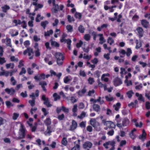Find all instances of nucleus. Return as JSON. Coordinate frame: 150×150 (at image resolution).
Listing matches in <instances>:
<instances>
[{
    "label": "nucleus",
    "instance_id": "obj_1",
    "mask_svg": "<svg viewBox=\"0 0 150 150\" xmlns=\"http://www.w3.org/2000/svg\"><path fill=\"white\" fill-rule=\"evenodd\" d=\"M26 130L24 128V126L22 124L21 125V127L19 129L18 136L17 139H19L24 138L25 137Z\"/></svg>",
    "mask_w": 150,
    "mask_h": 150
},
{
    "label": "nucleus",
    "instance_id": "obj_2",
    "mask_svg": "<svg viewBox=\"0 0 150 150\" xmlns=\"http://www.w3.org/2000/svg\"><path fill=\"white\" fill-rule=\"evenodd\" d=\"M54 55L57 59V64L59 65H62L63 63L62 61L64 59L62 54L60 52H56Z\"/></svg>",
    "mask_w": 150,
    "mask_h": 150
},
{
    "label": "nucleus",
    "instance_id": "obj_3",
    "mask_svg": "<svg viewBox=\"0 0 150 150\" xmlns=\"http://www.w3.org/2000/svg\"><path fill=\"white\" fill-rule=\"evenodd\" d=\"M23 54L24 55H26L28 53V55L30 56L29 58L30 59H32L33 58V50L30 47H28L26 50H25L23 52Z\"/></svg>",
    "mask_w": 150,
    "mask_h": 150
},
{
    "label": "nucleus",
    "instance_id": "obj_4",
    "mask_svg": "<svg viewBox=\"0 0 150 150\" xmlns=\"http://www.w3.org/2000/svg\"><path fill=\"white\" fill-rule=\"evenodd\" d=\"M103 125L104 126H106L109 128H114L115 127V125L114 123L111 121H107L103 122Z\"/></svg>",
    "mask_w": 150,
    "mask_h": 150
},
{
    "label": "nucleus",
    "instance_id": "obj_5",
    "mask_svg": "<svg viewBox=\"0 0 150 150\" xmlns=\"http://www.w3.org/2000/svg\"><path fill=\"white\" fill-rule=\"evenodd\" d=\"M115 142L114 141H109L105 142L103 144V146L106 149H108V146H110L111 147H115Z\"/></svg>",
    "mask_w": 150,
    "mask_h": 150
},
{
    "label": "nucleus",
    "instance_id": "obj_6",
    "mask_svg": "<svg viewBox=\"0 0 150 150\" xmlns=\"http://www.w3.org/2000/svg\"><path fill=\"white\" fill-rule=\"evenodd\" d=\"M90 122V124L96 129L100 126V123L97 121L95 119H91Z\"/></svg>",
    "mask_w": 150,
    "mask_h": 150
},
{
    "label": "nucleus",
    "instance_id": "obj_7",
    "mask_svg": "<svg viewBox=\"0 0 150 150\" xmlns=\"http://www.w3.org/2000/svg\"><path fill=\"white\" fill-rule=\"evenodd\" d=\"M42 99L45 101L44 103V104L46 105L47 107H50L52 106V105L50 103L48 98H46L45 96L43 95L42 96Z\"/></svg>",
    "mask_w": 150,
    "mask_h": 150
},
{
    "label": "nucleus",
    "instance_id": "obj_8",
    "mask_svg": "<svg viewBox=\"0 0 150 150\" xmlns=\"http://www.w3.org/2000/svg\"><path fill=\"white\" fill-rule=\"evenodd\" d=\"M114 85L115 86H117L121 84L122 82L121 79L118 78H116L113 81Z\"/></svg>",
    "mask_w": 150,
    "mask_h": 150
},
{
    "label": "nucleus",
    "instance_id": "obj_9",
    "mask_svg": "<svg viewBox=\"0 0 150 150\" xmlns=\"http://www.w3.org/2000/svg\"><path fill=\"white\" fill-rule=\"evenodd\" d=\"M90 101L91 102H93L94 103L97 102H98L100 105L103 104L105 103L103 99H101V98L100 97H99L97 99L91 98L90 100Z\"/></svg>",
    "mask_w": 150,
    "mask_h": 150
},
{
    "label": "nucleus",
    "instance_id": "obj_10",
    "mask_svg": "<svg viewBox=\"0 0 150 150\" xmlns=\"http://www.w3.org/2000/svg\"><path fill=\"white\" fill-rule=\"evenodd\" d=\"M5 91L8 94L11 96L13 95L16 92V91L13 88H6L5 89Z\"/></svg>",
    "mask_w": 150,
    "mask_h": 150
},
{
    "label": "nucleus",
    "instance_id": "obj_11",
    "mask_svg": "<svg viewBox=\"0 0 150 150\" xmlns=\"http://www.w3.org/2000/svg\"><path fill=\"white\" fill-rule=\"evenodd\" d=\"M77 126V123L74 120H72L71 124L70 126L69 130L70 131L74 130L76 128Z\"/></svg>",
    "mask_w": 150,
    "mask_h": 150
},
{
    "label": "nucleus",
    "instance_id": "obj_12",
    "mask_svg": "<svg viewBox=\"0 0 150 150\" xmlns=\"http://www.w3.org/2000/svg\"><path fill=\"white\" fill-rule=\"evenodd\" d=\"M93 144L89 141H87L84 143L83 144V148L85 149H90L91 148Z\"/></svg>",
    "mask_w": 150,
    "mask_h": 150
},
{
    "label": "nucleus",
    "instance_id": "obj_13",
    "mask_svg": "<svg viewBox=\"0 0 150 150\" xmlns=\"http://www.w3.org/2000/svg\"><path fill=\"white\" fill-rule=\"evenodd\" d=\"M3 43H5L7 46L12 47V45L11 44V40L10 39L6 38V39H3L1 40Z\"/></svg>",
    "mask_w": 150,
    "mask_h": 150
},
{
    "label": "nucleus",
    "instance_id": "obj_14",
    "mask_svg": "<svg viewBox=\"0 0 150 150\" xmlns=\"http://www.w3.org/2000/svg\"><path fill=\"white\" fill-rule=\"evenodd\" d=\"M39 91L37 90L35 91V94L34 93H32L30 95V97L32 99L35 100V97H38L39 96Z\"/></svg>",
    "mask_w": 150,
    "mask_h": 150
},
{
    "label": "nucleus",
    "instance_id": "obj_15",
    "mask_svg": "<svg viewBox=\"0 0 150 150\" xmlns=\"http://www.w3.org/2000/svg\"><path fill=\"white\" fill-rule=\"evenodd\" d=\"M98 35L99 37V44H102L103 43L106 42V40L104 39L103 35L102 34H99Z\"/></svg>",
    "mask_w": 150,
    "mask_h": 150
},
{
    "label": "nucleus",
    "instance_id": "obj_16",
    "mask_svg": "<svg viewBox=\"0 0 150 150\" xmlns=\"http://www.w3.org/2000/svg\"><path fill=\"white\" fill-rule=\"evenodd\" d=\"M137 32L140 38H141L143 36V30L142 28L139 27L137 29Z\"/></svg>",
    "mask_w": 150,
    "mask_h": 150
},
{
    "label": "nucleus",
    "instance_id": "obj_17",
    "mask_svg": "<svg viewBox=\"0 0 150 150\" xmlns=\"http://www.w3.org/2000/svg\"><path fill=\"white\" fill-rule=\"evenodd\" d=\"M129 120L127 118H125L122 120V125L123 126H128L129 125Z\"/></svg>",
    "mask_w": 150,
    "mask_h": 150
},
{
    "label": "nucleus",
    "instance_id": "obj_18",
    "mask_svg": "<svg viewBox=\"0 0 150 150\" xmlns=\"http://www.w3.org/2000/svg\"><path fill=\"white\" fill-rule=\"evenodd\" d=\"M126 79L125 81V83L126 85L127 86H129L132 85V82L131 80H128V76H125Z\"/></svg>",
    "mask_w": 150,
    "mask_h": 150
},
{
    "label": "nucleus",
    "instance_id": "obj_19",
    "mask_svg": "<svg viewBox=\"0 0 150 150\" xmlns=\"http://www.w3.org/2000/svg\"><path fill=\"white\" fill-rule=\"evenodd\" d=\"M52 132L51 127L50 126H47V130L44 132V134L46 135L49 136L50 135Z\"/></svg>",
    "mask_w": 150,
    "mask_h": 150
},
{
    "label": "nucleus",
    "instance_id": "obj_20",
    "mask_svg": "<svg viewBox=\"0 0 150 150\" xmlns=\"http://www.w3.org/2000/svg\"><path fill=\"white\" fill-rule=\"evenodd\" d=\"M14 73V71H6L4 70V76L6 77H7L9 76H12Z\"/></svg>",
    "mask_w": 150,
    "mask_h": 150
},
{
    "label": "nucleus",
    "instance_id": "obj_21",
    "mask_svg": "<svg viewBox=\"0 0 150 150\" xmlns=\"http://www.w3.org/2000/svg\"><path fill=\"white\" fill-rule=\"evenodd\" d=\"M141 24L144 27L146 28H147L149 26V23L145 20H143L141 21Z\"/></svg>",
    "mask_w": 150,
    "mask_h": 150
},
{
    "label": "nucleus",
    "instance_id": "obj_22",
    "mask_svg": "<svg viewBox=\"0 0 150 150\" xmlns=\"http://www.w3.org/2000/svg\"><path fill=\"white\" fill-rule=\"evenodd\" d=\"M93 107L94 110L96 112H98L100 110V106L98 104H94L93 106Z\"/></svg>",
    "mask_w": 150,
    "mask_h": 150
},
{
    "label": "nucleus",
    "instance_id": "obj_23",
    "mask_svg": "<svg viewBox=\"0 0 150 150\" xmlns=\"http://www.w3.org/2000/svg\"><path fill=\"white\" fill-rule=\"evenodd\" d=\"M136 96L137 97H138V100H139L144 102V98L143 97L142 95V94H139L138 93H135Z\"/></svg>",
    "mask_w": 150,
    "mask_h": 150
},
{
    "label": "nucleus",
    "instance_id": "obj_24",
    "mask_svg": "<svg viewBox=\"0 0 150 150\" xmlns=\"http://www.w3.org/2000/svg\"><path fill=\"white\" fill-rule=\"evenodd\" d=\"M53 31L52 30H50L49 31L44 32V36L45 37L49 36L50 35L52 34Z\"/></svg>",
    "mask_w": 150,
    "mask_h": 150
},
{
    "label": "nucleus",
    "instance_id": "obj_25",
    "mask_svg": "<svg viewBox=\"0 0 150 150\" xmlns=\"http://www.w3.org/2000/svg\"><path fill=\"white\" fill-rule=\"evenodd\" d=\"M5 66L7 69H8L9 68L13 69L14 68V63H10L6 64Z\"/></svg>",
    "mask_w": 150,
    "mask_h": 150
},
{
    "label": "nucleus",
    "instance_id": "obj_26",
    "mask_svg": "<svg viewBox=\"0 0 150 150\" xmlns=\"http://www.w3.org/2000/svg\"><path fill=\"white\" fill-rule=\"evenodd\" d=\"M146 135V134L145 131L143 130L142 134L139 136V138L143 140L145 139Z\"/></svg>",
    "mask_w": 150,
    "mask_h": 150
},
{
    "label": "nucleus",
    "instance_id": "obj_27",
    "mask_svg": "<svg viewBox=\"0 0 150 150\" xmlns=\"http://www.w3.org/2000/svg\"><path fill=\"white\" fill-rule=\"evenodd\" d=\"M105 98L108 101H111L114 99V98L110 95L109 96H105Z\"/></svg>",
    "mask_w": 150,
    "mask_h": 150
},
{
    "label": "nucleus",
    "instance_id": "obj_28",
    "mask_svg": "<svg viewBox=\"0 0 150 150\" xmlns=\"http://www.w3.org/2000/svg\"><path fill=\"white\" fill-rule=\"evenodd\" d=\"M120 103H117L116 104L113 105V107L115 110L118 111L120 108Z\"/></svg>",
    "mask_w": 150,
    "mask_h": 150
},
{
    "label": "nucleus",
    "instance_id": "obj_29",
    "mask_svg": "<svg viewBox=\"0 0 150 150\" xmlns=\"http://www.w3.org/2000/svg\"><path fill=\"white\" fill-rule=\"evenodd\" d=\"M67 34L65 33H63V35H62V38L61 39H60V41L62 42H66V41L67 40L65 39V38L67 37Z\"/></svg>",
    "mask_w": 150,
    "mask_h": 150
},
{
    "label": "nucleus",
    "instance_id": "obj_30",
    "mask_svg": "<svg viewBox=\"0 0 150 150\" xmlns=\"http://www.w3.org/2000/svg\"><path fill=\"white\" fill-rule=\"evenodd\" d=\"M48 23V22L47 21H42L41 23V25L43 28L44 29H45Z\"/></svg>",
    "mask_w": 150,
    "mask_h": 150
},
{
    "label": "nucleus",
    "instance_id": "obj_31",
    "mask_svg": "<svg viewBox=\"0 0 150 150\" xmlns=\"http://www.w3.org/2000/svg\"><path fill=\"white\" fill-rule=\"evenodd\" d=\"M53 6H54V7L52 8V11L53 13H56L58 11V5L57 4Z\"/></svg>",
    "mask_w": 150,
    "mask_h": 150
},
{
    "label": "nucleus",
    "instance_id": "obj_32",
    "mask_svg": "<svg viewBox=\"0 0 150 150\" xmlns=\"http://www.w3.org/2000/svg\"><path fill=\"white\" fill-rule=\"evenodd\" d=\"M1 8L3 12H6L7 10L10 9L9 6L7 5H5L4 6H2Z\"/></svg>",
    "mask_w": 150,
    "mask_h": 150
},
{
    "label": "nucleus",
    "instance_id": "obj_33",
    "mask_svg": "<svg viewBox=\"0 0 150 150\" xmlns=\"http://www.w3.org/2000/svg\"><path fill=\"white\" fill-rule=\"evenodd\" d=\"M44 123L47 126H49L51 124V120L50 118H47L44 121Z\"/></svg>",
    "mask_w": 150,
    "mask_h": 150
},
{
    "label": "nucleus",
    "instance_id": "obj_34",
    "mask_svg": "<svg viewBox=\"0 0 150 150\" xmlns=\"http://www.w3.org/2000/svg\"><path fill=\"white\" fill-rule=\"evenodd\" d=\"M53 97L54 98V100L57 101L58 100H59L60 97L59 95H58L57 93H54L53 95Z\"/></svg>",
    "mask_w": 150,
    "mask_h": 150
},
{
    "label": "nucleus",
    "instance_id": "obj_35",
    "mask_svg": "<svg viewBox=\"0 0 150 150\" xmlns=\"http://www.w3.org/2000/svg\"><path fill=\"white\" fill-rule=\"evenodd\" d=\"M79 31L81 33H83L85 30V28L83 26L80 25L78 28Z\"/></svg>",
    "mask_w": 150,
    "mask_h": 150
},
{
    "label": "nucleus",
    "instance_id": "obj_36",
    "mask_svg": "<svg viewBox=\"0 0 150 150\" xmlns=\"http://www.w3.org/2000/svg\"><path fill=\"white\" fill-rule=\"evenodd\" d=\"M68 21L69 23L74 21L75 20L73 17H71L70 15H68L67 16Z\"/></svg>",
    "mask_w": 150,
    "mask_h": 150
},
{
    "label": "nucleus",
    "instance_id": "obj_37",
    "mask_svg": "<svg viewBox=\"0 0 150 150\" xmlns=\"http://www.w3.org/2000/svg\"><path fill=\"white\" fill-rule=\"evenodd\" d=\"M10 59L11 61L15 62H17L18 61V58L16 57L15 56H11Z\"/></svg>",
    "mask_w": 150,
    "mask_h": 150
},
{
    "label": "nucleus",
    "instance_id": "obj_38",
    "mask_svg": "<svg viewBox=\"0 0 150 150\" xmlns=\"http://www.w3.org/2000/svg\"><path fill=\"white\" fill-rule=\"evenodd\" d=\"M132 54V51L130 48H128L127 49V52H126V55L128 57H129Z\"/></svg>",
    "mask_w": 150,
    "mask_h": 150
},
{
    "label": "nucleus",
    "instance_id": "obj_39",
    "mask_svg": "<svg viewBox=\"0 0 150 150\" xmlns=\"http://www.w3.org/2000/svg\"><path fill=\"white\" fill-rule=\"evenodd\" d=\"M107 42L110 45H111L114 43V40L111 37H109L107 39Z\"/></svg>",
    "mask_w": 150,
    "mask_h": 150
},
{
    "label": "nucleus",
    "instance_id": "obj_40",
    "mask_svg": "<svg viewBox=\"0 0 150 150\" xmlns=\"http://www.w3.org/2000/svg\"><path fill=\"white\" fill-rule=\"evenodd\" d=\"M13 23L15 24V26H17L18 25H21V21L20 20H17L16 19L14 20L13 21Z\"/></svg>",
    "mask_w": 150,
    "mask_h": 150
},
{
    "label": "nucleus",
    "instance_id": "obj_41",
    "mask_svg": "<svg viewBox=\"0 0 150 150\" xmlns=\"http://www.w3.org/2000/svg\"><path fill=\"white\" fill-rule=\"evenodd\" d=\"M67 143L68 142L67 138L65 137L63 138L61 142L62 144L66 146L67 145Z\"/></svg>",
    "mask_w": 150,
    "mask_h": 150
},
{
    "label": "nucleus",
    "instance_id": "obj_42",
    "mask_svg": "<svg viewBox=\"0 0 150 150\" xmlns=\"http://www.w3.org/2000/svg\"><path fill=\"white\" fill-rule=\"evenodd\" d=\"M91 36L89 34H86L84 36V39L87 41L89 40L91 38Z\"/></svg>",
    "mask_w": 150,
    "mask_h": 150
},
{
    "label": "nucleus",
    "instance_id": "obj_43",
    "mask_svg": "<svg viewBox=\"0 0 150 150\" xmlns=\"http://www.w3.org/2000/svg\"><path fill=\"white\" fill-rule=\"evenodd\" d=\"M10 81L11 83V84L13 86L15 85L17 83V81L15 80L14 77L13 76L11 77Z\"/></svg>",
    "mask_w": 150,
    "mask_h": 150
},
{
    "label": "nucleus",
    "instance_id": "obj_44",
    "mask_svg": "<svg viewBox=\"0 0 150 150\" xmlns=\"http://www.w3.org/2000/svg\"><path fill=\"white\" fill-rule=\"evenodd\" d=\"M31 81H28V82L27 83V84L28 85H29L28 86V88L29 89H33L34 87V85L33 84H31Z\"/></svg>",
    "mask_w": 150,
    "mask_h": 150
},
{
    "label": "nucleus",
    "instance_id": "obj_45",
    "mask_svg": "<svg viewBox=\"0 0 150 150\" xmlns=\"http://www.w3.org/2000/svg\"><path fill=\"white\" fill-rule=\"evenodd\" d=\"M142 84L140 83L139 85H137L135 87V89L138 90H141L142 88Z\"/></svg>",
    "mask_w": 150,
    "mask_h": 150
},
{
    "label": "nucleus",
    "instance_id": "obj_46",
    "mask_svg": "<svg viewBox=\"0 0 150 150\" xmlns=\"http://www.w3.org/2000/svg\"><path fill=\"white\" fill-rule=\"evenodd\" d=\"M66 28L67 31L69 32H71L73 31V27L70 25H68L66 26Z\"/></svg>",
    "mask_w": 150,
    "mask_h": 150
},
{
    "label": "nucleus",
    "instance_id": "obj_47",
    "mask_svg": "<svg viewBox=\"0 0 150 150\" xmlns=\"http://www.w3.org/2000/svg\"><path fill=\"white\" fill-rule=\"evenodd\" d=\"M6 105L8 108L13 106V105L9 101H6L5 102Z\"/></svg>",
    "mask_w": 150,
    "mask_h": 150
},
{
    "label": "nucleus",
    "instance_id": "obj_48",
    "mask_svg": "<svg viewBox=\"0 0 150 150\" xmlns=\"http://www.w3.org/2000/svg\"><path fill=\"white\" fill-rule=\"evenodd\" d=\"M80 148V145L76 144L74 147L71 149V150H79Z\"/></svg>",
    "mask_w": 150,
    "mask_h": 150
},
{
    "label": "nucleus",
    "instance_id": "obj_49",
    "mask_svg": "<svg viewBox=\"0 0 150 150\" xmlns=\"http://www.w3.org/2000/svg\"><path fill=\"white\" fill-rule=\"evenodd\" d=\"M127 96L129 98H131L133 94H134V93L132 91H129L127 93Z\"/></svg>",
    "mask_w": 150,
    "mask_h": 150
},
{
    "label": "nucleus",
    "instance_id": "obj_50",
    "mask_svg": "<svg viewBox=\"0 0 150 150\" xmlns=\"http://www.w3.org/2000/svg\"><path fill=\"white\" fill-rule=\"evenodd\" d=\"M19 116V113H14L13 114L12 118L13 120H16L17 119Z\"/></svg>",
    "mask_w": 150,
    "mask_h": 150
},
{
    "label": "nucleus",
    "instance_id": "obj_51",
    "mask_svg": "<svg viewBox=\"0 0 150 150\" xmlns=\"http://www.w3.org/2000/svg\"><path fill=\"white\" fill-rule=\"evenodd\" d=\"M91 57L92 56L91 55H86V54H84V55L83 57V59H87L88 60L90 59Z\"/></svg>",
    "mask_w": 150,
    "mask_h": 150
},
{
    "label": "nucleus",
    "instance_id": "obj_52",
    "mask_svg": "<svg viewBox=\"0 0 150 150\" xmlns=\"http://www.w3.org/2000/svg\"><path fill=\"white\" fill-rule=\"evenodd\" d=\"M6 61L5 58L0 57V64L2 65L6 62Z\"/></svg>",
    "mask_w": 150,
    "mask_h": 150
},
{
    "label": "nucleus",
    "instance_id": "obj_53",
    "mask_svg": "<svg viewBox=\"0 0 150 150\" xmlns=\"http://www.w3.org/2000/svg\"><path fill=\"white\" fill-rule=\"evenodd\" d=\"M121 71L120 72V74H121V76L122 77H123V75L125 74V70L124 68H120Z\"/></svg>",
    "mask_w": 150,
    "mask_h": 150
},
{
    "label": "nucleus",
    "instance_id": "obj_54",
    "mask_svg": "<svg viewBox=\"0 0 150 150\" xmlns=\"http://www.w3.org/2000/svg\"><path fill=\"white\" fill-rule=\"evenodd\" d=\"M86 113L84 112H82L80 115H78V117L79 119H82L85 116Z\"/></svg>",
    "mask_w": 150,
    "mask_h": 150
},
{
    "label": "nucleus",
    "instance_id": "obj_55",
    "mask_svg": "<svg viewBox=\"0 0 150 150\" xmlns=\"http://www.w3.org/2000/svg\"><path fill=\"white\" fill-rule=\"evenodd\" d=\"M51 44L52 46L56 47H59V43L56 41H52L51 42Z\"/></svg>",
    "mask_w": 150,
    "mask_h": 150
},
{
    "label": "nucleus",
    "instance_id": "obj_56",
    "mask_svg": "<svg viewBox=\"0 0 150 150\" xmlns=\"http://www.w3.org/2000/svg\"><path fill=\"white\" fill-rule=\"evenodd\" d=\"M71 77H67L64 79V82L65 83H67L68 82L71 81Z\"/></svg>",
    "mask_w": 150,
    "mask_h": 150
},
{
    "label": "nucleus",
    "instance_id": "obj_57",
    "mask_svg": "<svg viewBox=\"0 0 150 150\" xmlns=\"http://www.w3.org/2000/svg\"><path fill=\"white\" fill-rule=\"evenodd\" d=\"M88 81L89 83L91 84H93L95 82L93 78L91 77H89L88 79Z\"/></svg>",
    "mask_w": 150,
    "mask_h": 150
},
{
    "label": "nucleus",
    "instance_id": "obj_58",
    "mask_svg": "<svg viewBox=\"0 0 150 150\" xmlns=\"http://www.w3.org/2000/svg\"><path fill=\"white\" fill-rule=\"evenodd\" d=\"M74 16L76 18L80 19L81 18V15L80 13L76 12Z\"/></svg>",
    "mask_w": 150,
    "mask_h": 150
},
{
    "label": "nucleus",
    "instance_id": "obj_59",
    "mask_svg": "<svg viewBox=\"0 0 150 150\" xmlns=\"http://www.w3.org/2000/svg\"><path fill=\"white\" fill-rule=\"evenodd\" d=\"M26 73V70L23 67L22 68L21 71L19 73V75H21L23 74H25Z\"/></svg>",
    "mask_w": 150,
    "mask_h": 150
},
{
    "label": "nucleus",
    "instance_id": "obj_60",
    "mask_svg": "<svg viewBox=\"0 0 150 150\" xmlns=\"http://www.w3.org/2000/svg\"><path fill=\"white\" fill-rule=\"evenodd\" d=\"M129 135L130 137L132 139H134L136 137V135L134 132H131Z\"/></svg>",
    "mask_w": 150,
    "mask_h": 150
},
{
    "label": "nucleus",
    "instance_id": "obj_61",
    "mask_svg": "<svg viewBox=\"0 0 150 150\" xmlns=\"http://www.w3.org/2000/svg\"><path fill=\"white\" fill-rule=\"evenodd\" d=\"M35 100L33 99L29 101V103L31 106H33L35 105Z\"/></svg>",
    "mask_w": 150,
    "mask_h": 150
},
{
    "label": "nucleus",
    "instance_id": "obj_62",
    "mask_svg": "<svg viewBox=\"0 0 150 150\" xmlns=\"http://www.w3.org/2000/svg\"><path fill=\"white\" fill-rule=\"evenodd\" d=\"M39 85H41L42 87H45V86H46L47 83L45 81H42L39 82Z\"/></svg>",
    "mask_w": 150,
    "mask_h": 150
},
{
    "label": "nucleus",
    "instance_id": "obj_63",
    "mask_svg": "<svg viewBox=\"0 0 150 150\" xmlns=\"http://www.w3.org/2000/svg\"><path fill=\"white\" fill-rule=\"evenodd\" d=\"M21 96L23 98H25L27 97V92L26 91H25L24 92H22L21 93Z\"/></svg>",
    "mask_w": 150,
    "mask_h": 150
},
{
    "label": "nucleus",
    "instance_id": "obj_64",
    "mask_svg": "<svg viewBox=\"0 0 150 150\" xmlns=\"http://www.w3.org/2000/svg\"><path fill=\"white\" fill-rule=\"evenodd\" d=\"M33 40L35 42H38L40 40V38L37 35H35L33 36Z\"/></svg>",
    "mask_w": 150,
    "mask_h": 150
}]
</instances>
